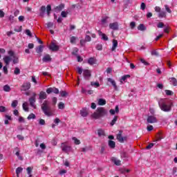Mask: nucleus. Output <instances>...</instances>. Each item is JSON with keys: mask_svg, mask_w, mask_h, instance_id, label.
<instances>
[{"mask_svg": "<svg viewBox=\"0 0 177 177\" xmlns=\"http://www.w3.org/2000/svg\"><path fill=\"white\" fill-rule=\"evenodd\" d=\"M57 103V98L53 97V102L50 103L48 100H44L41 106V109L45 115L47 117H52L55 115V107H56V104Z\"/></svg>", "mask_w": 177, "mask_h": 177, "instance_id": "obj_1", "label": "nucleus"}, {"mask_svg": "<svg viewBox=\"0 0 177 177\" xmlns=\"http://www.w3.org/2000/svg\"><path fill=\"white\" fill-rule=\"evenodd\" d=\"M159 107L162 111L168 112L171 111L174 104L169 100L161 99L158 102Z\"/></svg>", "mask_w": 177, "mask_h": 177, "instance_id": "obj_2", "label": "nucleus"}, {"mask_svg": "<svg viewBox=\"0 0 177 177\" xmlns=\"http://www.w3.org/2000/svg\"><path fill=\"white\" fill-rule=\"evenodd\" d=\"M107 109H106L104 107H98L91 115V117L92 118H95V120H99L100 118L106 117V115H107Z\"/></svg>", "mask_w": 177, "mask_h": 177, "instance_id": "obj_3", "label": "nucleus"}, {"mask_svg": "<svg viewBox=\"0 0 177 177\" xmlns=\"http://www.w3.org/2000/svg\"><path fill=\"white\" fill-rule=\"evenodd\" d=\"M61 149L64 153H66L67 154L71 151V146H70L67 142L62 143Z\"/></svg>", "mask_w": 177, "mask_h": 177, "instance_id": "obj_4", "label": "nucleus"}, {"mask_svg": "<svg viewBox=\"0 0 177 177\" xmlns=\"http://www.w3.org/2000/svg\"><path fill=\"white\" fill-rule=\"evenodd\" d=\"M116 139L120 143H124V142H125L128 139V137H122V130H120L119 131V133L117 134Z\"/></svg>", "mask_w": 177, "mask_h": 177, "instance_id": "obj_5", "label": "nucleus"}, {"mask_svg": "<svg viewBox=\"0 0 177 177\" xmlns=\"http://www.w3.org/2000/svg\"><path fill=\"white\" fill-rule=\"evenodd\" d=\"M37 96V93H33V96L30 97L29 98V102L31 107H33V109H37V105H35L36 99L35 97Z\"/></svg>", "mask_w": 177, "mask_h": 177, "instance_id": "obj_6", "label": "nucleus"}, {"mask_svg": "<svg viewBox=\"0 0 177 177\" xmlns=\"http://www.w3.org/2000/svg\"><path fill=\"white\" fill-rule=\"evenodd\" d=\"M49 49L50 50H53V52H57L59 50V47L56 44L55 42H51L50 46H48Z\"/></svg>", "mask_w": 177, "mask_h": 177, "instance_id": "obj_7", "label": "nucleus"}, {"mask_svg": "<svg viewBox=\"0 0 177 177\" xmlns=\"http://www.w3.org/2000/svg\"><path fill=\"white\" fill-rule=\"evenodd\" d=\"M30 88H31V83L26 82H24L21 86V91H28Z\"/></svg>", "mask_w": 177, "mask_h": 177, "instance_id": "obj_8", "label": "nucleus"}, {"mask_svg": "<svg viewBox=\"0 0 177 177\" xmlns=\"http://www.w3.org/2000/svg\"><path fill=\"white\" fill-rule=\"evenodd\" d=\"M52 92L53 93H56V95H58L59 93V89L56 88V87H50L46 89V93L49 95L50 93H52Z\"/></svg>", "mask_w": 177, "mask_h": 177, "instance_id": "obj_9", "label": "nucleus"}, {"mask_svg": "<svg viewBox=\"0 0 177 177\" xmlns=\"http://www.w3.org/2000/svg\"><path fill=\"white\" fill-rule=\"evenodd\" d=\"M109 28H111V30H113L114 31L118 30H119L118 22H113V23L109 24Z\"/></svg>", "mask_w": 177, "mask_h": 177, "instance_id": "obj_10", "label": "nucleus"}, {"mask_svg": "<svg viewBox=\"0 0 177 177\" xmlns=\"http://www.w3.org/2000/svg\"><path fill=\"white\" fill-rule=\"evenodd\" d=\"M148 124H154L156 122H157V118H156V116L154 115H150L148 116L147 120Z\"/></svg>", "mask_w": 177, "mask_h": 177, "instance_id": "obj_11", "label": "nucleus"}, {"mask_svg": "<svg viewBox=\"0 0 177 177\" xmlns=\"http://www.w3.org/2000/svg\"><path fill=\"white\" fill-rule=\"evenodd\" d=\"M91 71L89 70H84L83 72V76L84 77L85 80H86L87 81L89 80V78H91Z\"/></svg>", "mask_w": 177, "mask_h": 177, "instance_id": "obj_12", "label": "nucleus"}, {"mask_svg": "<svg viewBox=\"0 0 177 177\" xmlns=\"http://www.w3.org/2000/svg\"><path fill=\"white\" fill-rule=\"evenodd\" d=\"M3 60L4 63L6 64V66H9V64L12 61V57L9 55H6L3 58Z\"/></svg>", "mask_w": 177, "mask_h": 177, "instance_id": "obj_13", "label": "nucleus"}, {"mask_svg": "<svg viewBox=\"0 0 177 177\" xmlns=\"http://www.w3.org/2000/svg\"><path fill=\"white\" fill-rule=\"evenodd\" d=\"M48 97V95H46V93L45 91H41L39 94V99L40 100H45Z\"/></svg>", "mask_w": 177, "mask_h": 177, "instance_id": "obj_14", "label": "nucleus"}, {"mask_svg": "<svg viewBox=\"0 0 177 177\" xmlns=\"http://www.w3.org/2000/svg\"><path fill=\"white\" fill-rule=\"evenodd\" d=\"M111 161L115 164V165H117L118 167H120L121 165V160L117 159V158H111Z\"/></svg>", "mask_w": 177, "mask_h": 177, "instance_id": "obj_15", "label": "nucleus"}, {"mask_svg": "<svg viewBox=\"0 0 177 177\" xmlns=\"http://www.w3.org/2000/svg\"><path fill=\"white\" fill-rule=\"evenodd\" d=\"M63 9H64V4L62 3V4H59L58 6L55 7L54 10L55 12H62Z\"/></svg>", "mask_w": 177, "mask_h": 177, "instance_id": "obj_16", "label": "nucleus"}, {"mask_svg": "<svg viewBox=\"0 0 177 177\" xmlns=\"http://www.w3.org/2000/svg\"><path fill=\"white\" fill-rule=\"evenodd\" d=\"M42 60L45 63H48V62H52V57H50V55L49 54H46V55H44Z\"/></svg>", "mask_w": 177, "mask_h": 177, "instance_id": "obj_17", "label": "nucleus"}, {"mask_svg": "<svg viewBox=\"0 0 177 177\" xmlns=\"http://www.w3.org/2000/svg\"><path fill=\"white\" fill-rule=\"evenodd\" d=\"M108 82H111V85L113 86L115 91H117V84L115 83V81L111 78H107Z\"/></svg>", "mask_w": 177, "mask_h": 177, "instance_id": "obj_18", "label": "nucleus"}, {"mask_svg": "<svg viewBox=\"0 0 177 177\" xmlns=\"http://www.w3.org/2000/svg\"><path fill=\"white\" fill-rule=\"evenodd\" d=\"M117 46H118V41L116 39L113 40V46L111 48L112 52H114L115 49H117Z\"/></svg>", "mask_w": 177, "mask_h": 177, "instance_id": "obj_19", "label": "nucleus"}, {"mask_svg": "<svg viewBox=\"0 0 177 177\" xmlns=\"http://www.w3.org/2000/svg\"><path fill=\"white\" fill-rule=\"evenodd\" d=\"M98 34L99 35L102 37V39H103L104 41H109V37H107V35H106V34L102 32V31L100 30L98 31Z\"/></svg>", "mask_w": 177, "mask_h": 177, "instance_id": "obj_20", "label": "nucleus"}, {"mask_svg": "<svg viewBox=\"0 0 177 177\" xmlns=\"http://www.w3.org/2000/svg\"><path fill=\"white\" fill-rule=\"evenodd\" d=\"M88 64L91 66H93V64H96V58L95 57H91L88 60Z\"/></svg>", "mask_w": 177, "mask_h": 177, "instance_id": "obj_21", "label": "nucleus"}, {"mask_svg": "<svg viewBox=\"0 0 177 177\" xmlns=\"http://www.w3.org/2000/svg\"><path fill=\"white\" fill-rule=\"evenodd\" d=\"M108 145L111 149H115V142L109 140L108 142Z\"/></svg>", "mask_w": 177, "mask_h": 177, "instance_id": "obj_22", "label": "nucleus"}, {"mask_svg": "<svg viewBox=\"0 0 177 177\" xmlns=\"http://www.w3.org/2000/svg\"><path fill=\"white\" fill-rule=\"evenodd\" d=\"M169 81H170V84L171 85H174V86H177V80H176V78H175V77L169 78Z\"/></svg>", "mask_w": 177, "mask_h": 177, "instance_id": "obj_23", "label": "nucleus"}, {"mask_svg": "<svg viewBox=\"0 0 177 177\" xmlns=\"http://www.w3.org/2000/svg\"><path fill=\"white\" fill-rule=\"evenodd\" d=\"M37 53H42L44 52V46L40 45L36 48Z\"/></svg>", "mask_w": 177, "mask_h": 177, "instance_id": "obj_24", "label": "nucleus"}, {"mask_svg": "<svg viewBox=\"0 0 177 177\" xmlns=\"http://www.w3.org/2000/svg\"><path fill=\"white\" fill-rule=\"evenodd\" d=\"M80 114L82 117H86V115H88V110H86V109H83L80 111Z\"/></svg>", "mask_w": 177, "mask_h": 177, "instance_id": "obj_25", "label": "nucleus"}, {"mask_svg": "<svg viewBox=\"0 0 177 177\" xmlns=\"http://www.w3.org/2000/svg\"><path fill=\"white\" fill-rule=\"evenodd\" d=\"M98 104L99 106H104L106 104V100L100 98L98 100Z\"/></svg>", "mask_w": 177, "mask_h": 177, "instance_id": "obj_26", "label": "nucleus"}, {"mask_svg": "<svg viewBox=\"0 0 177 177\" xmlns=\"http://www.w3.org/2000/svg\"><path fill=\"white\" fill-rule=\"evenodd\" d=\"M21 172H23V168H21V167L17 168V169H16L17 177H19V175H20V174H21Z\"/></svg>", "mask_w": 177, "mask_h": 177, "instance_id": "obj_27", "label": "nucleus"}, {"mask_svg": "<svg viewBox=\"0 0 177 177\" xmlns=\"http://www.w3.org/2000/svg\"><path fill=\"white\" fill-rule=\"evenodd\" d=\"M138 30H139L140 31H145L146 30V26H145L144 24H140L138 26Z\"/></svg>", "mask_w": 177, "mask_h": 177, "instance_id": "obj_28", "label": "nucleus"}, {"mask_svg": "<svg viewBox=\"0 0 177 177\" xmlns=\"http://www.w3.org/2000/svg\"><path fill=\"white\" fill-rule=\"evenodd\" d=\"M22 107H23V109H24V110L25 111H27V112L29 111V109H28V103L24 102V103L23 104V105H22Z\"/></svg>", "mask_w": 177, "mask_h": 177, "instance_id": "obj_29", "label": "nucleus"}, {"mask_svg": "<svg viewBox=\"0 0 177 177\" xmlns=\"http://www.w3.org/2000/svg\"><path fill=\"white\" fill-rule=\"evenodd\" d=\"M15 150L17 151L15 153V155L17 156V157L19 158V160H23V158L20 156V150H19V148H15Z\"/></svg>", "mask_w": 177, "mask_h": 177, "instance_id": "obj_30", "label": "nucleus"}, {"mask_svg": "<svg viewBox=\"0 0 177 177\" xmlns=\"http://www.w3.org/2000/svg\"><path fill=\"white\" fill-rule=\"evenodd\" d=\"M23 28V26H16L14 29V31H16V32H21V30Z\"/></svg>", "mask_w": 177, "mask_h": 177, "instance_id": "obj_31", "label": "nucleus"}, {"mask_svg": "<svg viewBox=\"0 0 177 177\" xmlns=\"http://www.w3.org/2000/svg\"><path fill=\"white\" fill-rule=\"evenodd\" d=\"M3 91L5 92H10V86L9 85L6 84L3 86Z\"/></svg>", "mask_w": 177, "mask_h": 177, "instance_id": "obj_32", "label": "nucleus"}, {"mask_svg": "<svg viewBox=\"0 0 177 177\" xmlns=\"http://www.w3.org/2000/svg\"><path fill=\"white\" fill-rule=\"evenodd\" d=\"M13 60H12V63L13 64H17V63H19V57L15 56H13Z\"/></svg>", "mask_w": 177, "mask_h": 177, "instance_id": "obj_33", "label": "nucleus"}, {"mask_svg": "<svg viewBox=\"0 0 177 177\" xmlns=\"http://www.w3.org/2000/svg\"><path fill=\"white\" fill-rule=\"evenodd\" d=\"M40 10H41V12H42L40 13V16H44V12L46 10V7H45V6H42L41 7Z\"/></svg>", "mask_w": 177, "mask_h": 177, "instance_id": "obj_34", "label": "nucleus"}, {"mask_svg": "<svg viewBox=\"0 0 177 177\" xmlns=\"http://www.w3.org/2000/svg\"><path fill=\"white\" fill-rule=\"evenodd\" d=\"M26 171L28 172V174L29 175V177H32V175L31 174V172L32 171V169L29 167L26 169Z\"/></svg>", "mask_w": 177, "mask_h": 177, "instance_id": "obj_35", "label": "nucleus"}, {"mask_svg": "<svg viewBox=\"0 0 177 177\" xmlns=\"http://www.w3.org/2000/svg\"><path fill=\"white\" fill-rule=\"evenodd\" d=\"M158 17H167V14L165 13V12L162 11L158 14Z\"/></svg>", "mask_w": 177, "mask_h": 177, "instance_id": "obj_36", "label": "nucleus"}, {"mask_svg": "<svg viewBox=\"0 0 177 177\" xmlns=\"http://www.w3.org/2000/svg\"><path fill=\"white\" fill-rule=\"evenodd\" d=\"M72 139L74 140L75 145H81V141L77 139V138L73 137Z\"/></svg>", "mask_w": 177, "mask_h": 177, "instance_id": "obj_37", "label": "nucleus"}, {"mask_svg": "<svg viewBox=\"0 0 177 177\" xmlns=\"http://www.w3.org/2000/svg\"><path fill=\"white\" fill-rule=\"evenodd\" d=\"M117 120H118V116H115L111 122V127H113V125H114V124H115V122H117Z\"/></svg>", "mask_w": 177, "mask_h": 177, "instance_id": "obj_38", "label": "nucleus"}, {"mask_svg": "<svg viewBox=\"0 0 177 177\" xmlns=\"http://www.w3.org/2000/svg\"><path fill=\"white\" fill-rule=\"evenodd\" d=\"M151 56H158V51H156V50H152L151 51Z\"/></svg>", "mask_w": 177, "mask_h": 177, "instance_id": "obj_39", "label": "nucleus"}, {"mask_svg": "<svg viewBox=\"0 0 177 177\" xmlns=\"http://www.w3.org/2000/svg\"><path fill=\"white\" fill-rule=\"evenodd\" d=\"M18 104H19V102H17V100H14V101H12L11 106H12V107H13L15 109V107L17 106Z\"/></svg>", "mask_w": 177, "mask_h": 177, "instance_id": "obj_40", "label": "nucleus"}, {"mask_svg": "<svg viewBox=\"0 0 177 177\" xmlns=\"http://www.w3.org/2000/svg\"><path fill=\"white\" fill-rule=\"evenodd\" d=\"M46 10H47V15L48 16H49V15H50V10H52V7L50 6V5L47 6Z\"/></svg>", "mask_w": 177, "mask_h": 177, "instance_id": "obj_41", "label": "nucleus"}, {"mask_svg": "<svg viewBox=\"0 0 177 177\" xmlns=\"http://www.w3.org/2000/svg\"><path fill=\"white\" fill-rule=\"evenodd\" d=\"M97 133L99 136H104V131L102 129H99Z\"/></svg>", "mask_w": 177, "mask_h": 177, "instance_id": "obj_42", "label": "nucleus"}, {"mask_svg": "<svg viewBox=\"0 0 177 177\" xmlns=\"http://www.w3.org/2000/svg\"><path fill=\"white\" fill-rule=\"evenodd\" d=\"M58 108L60 110H63L64 109V103H63L62 102H59L58 104Z\"/></svg>", "mask_w": 177, "mask_h": 177, "instance_id": "obj_43", "label": "nucleus"}, {"mask_svg": "<svg viewBox=\"0 0 177 177\" xmlns=\"http://www.w3.org/2000/svg\"><path fill=\"white\" fill-rule=\"evenodd\" d=\"M14 74H15V75H19V74H20V68L16 67L14 71Z\"/></svg>", "mask_w": 177, "mask_h": 177, "instance_id": "obj_44", "label": "nucleus"}, {"mask_svg": "<svg viewBox=\"0 0 177 177\" xmlns=\"http://www.w3.org/2000/svg\"><path fill=\"white\" fill-rule=\"evenodd\" d=\"M91 40L92 38L91 37V36L86 35L84 41H86V42H91Z\"/></svg>", "mask_w": 177, "mask_h": 177, "instance_id": "obj_45", "label": "nucleus"}, {"mask_svg": "<svg viewBox=\"0 0 177 177\" xmlns=\"http://www.w3.org/2000/svg\"><path fill=\"white\" fill-rule=\"evenodd\" d=\"M165 93L167 96H172L174 95V93L170 90H165Z\"/></svg>", "mask_w": 177, "mask_h": 177, "instance_id": "obj_46", "label": "nucleus"}, {"mask_svg": "<svg viewBox=\"0 0 177 177\" xmlns=\"http://www.w3.org/2000/svg\"><path fill=\"white\" fill-rule=\"evenodd\" d=\"M35 114L31 113L28 116V120H35Z\"/></svg>", "mask_w": 177, "mask_h": 177, "instance_id": "obj_47", "label": "nucleus"}, {"mask_svg": "<svg viewBox=\"0 0 177 177\" xmlns=\"http://www.w3.org/2000/svg\"><path fill=\"white\" fill-rule=\"evenodd\" d=\"M130 27L131 30H133L135 27H136V23L135 21H132L130 23Z\"/></svg>", "mask_w": 177, "mask_h": 177, "instance_id": "obj_48", "label": "nucleus"}, {"mask_svg": "<svg viewBox=\"0 0 177 177\" xmlns=\"http://www.w3.org/2000/svg\"><path fill=\"white\" fill-rule=\"evenodd\" d=\"M67 15H68V12L62 11L61 13L62 17H67Z\"/></svg>", "mask_w": 177, "mask_h": 177, "instance_id": "obj_49", "label": "nucleus"}, {"mask_svg": "<svg viewBox=\"0 0 177 177\" xmlns=\"http://www.w3.org/2000/svg\"><path fill=\"white\" fill-rule=\"evenodd\" d=\"M77 40V37L73 36L71 37V44H75Z\"/></svg>", "mask_w": 177, "mask_h": 177, "instance_id": "obj_50", "label": "nucleus"}, {"mask_svg": "<svg viewBox=\"0 0 177 177\" xmlns=\"http://www.w3.org/2000/svg\"><path fill=\"white\" fill-rule=\"evenodd\" d=\"M6 111V107L3 106H0V113H5Z\"/></svg>", "mask_w": 177, "mask_h": 177, "instance_id": "obj_51", "label": "nucleus"}, {"mask_svg": "<svg viewBox=\"0 0 177 177\" xmlns=\"http://www.w3.org/2000/svg\"><path fill=\"white\" fill-rule=\"evenodd\" d=\"M127 78H131V75H124V76L122 77V81H126V80H127Z\"/></svg>", "mask_w": 177, "mask_h": 177, "instance_id": "obj_52", "label": "nucleus"}, {"mask_svg": "<svg viewBox=\"0 0 177 177\" xmlns=\"http://www.w3.org/2000/svg\"><path fill=\"white\" fill-rule=\"evenodd\" d=\"M91 84L92 86H97V87L100 86V84H99V82H91Z\"/></svg>", "mask_w": 177, "mask_h": 177, "instance_id": "obj_53", "label": "nucleus"}, {"mask_svg": "<svg viewBox=\"0 0 177 177\" xmlns=\"http://www.w3.org/2000/svg\"><path fill=\"white\" fill-rule=\"evenodd\" d=\"M9 56H10L11 57H13V56H15V52H13V50H10L8 52Z\"/></svg>", "mask_w": 177, "mask_h": 177, "instance_id": "obj_54", "label": "nucleus"}, {"mask_svg": "<svg viewBox=\"0 0 177 177\" xmlns=\"http://www.w3.org/2000/svg\"><path fill=\"white\" fill-rule=\"evenodd\" d=\"M96 49L97 50H102V49H103V46L102 44H97L96 46Z\"/></svg>", "mask_w": 177, "mask_h": 177, "instance_id": "obj_55", "label": "nucleus"}, {"mask_svg": "<svg viewBox=\"0 0 177 177\" xmlns=\"http://www.w3.org/2000/svg\"><path fill=\"white\" fill-rule=\"evenodd\" d=\"M26 35H28V37H32V35L31 34V31L28 29L26 30Z\"/></svg>", "mask_w": 177, "mask_h": 177, "instance_id": "obj_56", "label": "nucleus"}, {"mask_svg": "<svg viewBox=\"0 0 177 177\" xmlns=\"http://www.w3.org/2000/svg\"><path fill=\"white\" fill-rule=\"evenodd\" d=\"M47 28H52L53 27V22H48L46 24Z\"/></svg>", "mask_w": 177, "mask_h": 177, "instance_id": "obj_57", "label": "nucleus"}, {"mask_svg": "<svg viewBox=\"0 0 177 177\" xmlns=\"http://www.w3.org/2000/svg\"><path fill=\"white\" fill-rule=\"evenodd\" d=\"M59 93L62 97H66V95H68L67 92H66V91H60Z\"/></svg>", "mask_w": 177, "mask_h": 177, "instance_id": "obj_58", "label": "nucleus"}, {"mask_svg": "<svg viewBox=\"0 0 177 177\" xmlns=\"http://www.w3.org/2000/svg\"><path fill=\"white\" fill-rule=\"evenodd\" d=\"M153 146H154L153 143H150L148 146L146 147V149L147 150H150V149H151Z\"/></svg>", "mask_w": 177, "mask_h": 177, "instance_id": "obj_59", "label": "nucleus"}, {"mask_svg": "<svg viewBox=\"0 0 177 177\" xmlns=\"http://www.w3.org/2000/svg\"><path fill=\"white\" fill-rule=\"evenodd\" d=\"M140 9H142V10H145V9H146V3H142L140 6Z\"/></svg>", "mask_w": 177, "mask_h": 177, "instance_id": "obj_60", "label": "nucleus"}, {"mask_svg": "<svg viewBox=\"0 0 177 177\" xmlns=\"http://www.w3.org/2000/svg\"><path fill=\"white\" fill-rule=\"evenodd\" d=\"M157 27L158 28H162V27H164V23L162 22L158 23Z\"/></svg>", "mask_w": 177, "mask_h": 177, "instance_id": "obj_61", "label": "nucleus"}, {"mask_svg": "<svg viewBox=\"0 0 177 177\" xmlns=\"http://www.w3.org/2000/svg\"><path fill=\"white\" fill-rule=\"evenodd\" d=\"M147 131H153V129H154V128L153 127L152 125H149V126H147Z\"/></svg>", "mask_w": 177, "mask_h": 177, "instance_id": "obj_62", "label": "nucleus"}, {"mask_svg": "<svg viewBox=\"0 0 177 177\" xmlns=\"http://www.w3.org/2000/svg\"><path fill=\"white\" fill-rule=\"evenodd\" d=\"M39 124L40 125H45V120L44 119H40L39 122Z\"/></svg>", "mask_w": 177, "mask_h": 177, "instance_id": "obj_63", "label": "nucleus"}, {"mask_svg": "<svg viewBox=\"0 0 177 177\" xmlns=\"http://www.w3.org/2000/svg\"><path fill=\"white\" fill-rule=\"evenodd\" d=\"M85 42H86L85 40L81 39L80 40V45H81V46H85Z\"/></svg>", "mask_w": 177, "mask_h": 177, "instance_id": "obj_64", "label": "nucleus"}]
</instances>
